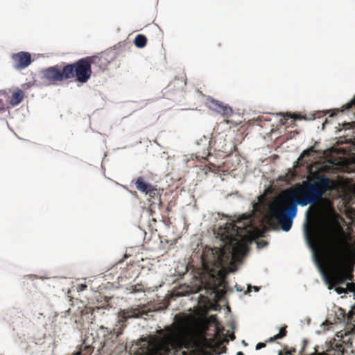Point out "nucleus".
I'll use <instances>...</instances> for the list:
<instances>
[{"mask_svg":"<svg viewBox=\"0 0 355 355\" xmlns=\"http://www.w3.org/2000/svg\"><path fill=\"white\" fill-rule=\"evenodd\" d=\"M277 116H283V117H290V118H292L293 114L289 113V112H286V113L279 112V113H277Z\"/></svg>","mask_w":355,"mask_h":355,"instance_id":"obj_24","label":"nucleus"},{"mask_svg":"<svg viewBox=\"0 0 355 355\" xmlns=\"http://www.w3.org/2000/svg\"><path fill=\"white\" fill-rule=\"evenodd\" d=\"M92 58L86 57L78 61L66 64V69L68 80L75 78L80 83H87L92 75Z\"/></svg>","mask_w":355,"mask_h":355,"instance_id":"obj_5","label":"nucleus"},{"mask_svg":"<svg viewBox=\"0 0 355 355\" xmlns=\"http://www.w3.org/2000/svg\"><path fill=\"white\" fill-rule=\"evenodd\" d=\"M146 44L147 38L143 34H138L134 40V44L135 45L136 47L139 49H142L145 47Z\"/></svg>","mask_w":355,"mask_h":355,"instance_id":"obj_17","label":"nucleus"},{"mask_svg":"<svg viewBox=\"0 0 355 355\" xmlns=\"http://www.w3.org/2000/svg\"><path fill=\"white\" fill-rule=\"evenodd\" d=\"M114 334L116 335V338H118L123 333V329L121 327L114 328L113 329Z\"/></svg>","mask_w":355,"mask_h":355,"instance_id":"obj_22","label":"nucleus"},{"mask_svg":"<svg viewBox=\"0 0 355 355\" xmlns=\"http://www.w3.org/2000/svg\"><path fill=\"white\" fill-rule=\"evenodd\" d=\"M297 193L296 191L295 192V191H293L292 190H289V191L288 193V196L289 198L293 199V201L291 202H295L296 200H300V198H298L297 197Z\"/></svg>","mask_w":355,"mask_h":355,"instance_id":"obj_21","label":"nucleus"},{"mask_svg":"<svg viewBox=\"0 0 355 355\" xmlns=\"http://www.w3.org/2000/svg\"><path fill=\"white\" fill-rule=\"evenodd\" d=\"M355 107V96L346 105L342 107V112H345Z\"/></svg>","mask_w":355,"mask_h":355,"instance_id":"obj_19","label":"nucleus"},{"mask_svg":"<svg viewBox=\"0 0 355 355\" xmlns=\"http://www.w3.org/2000/svg\"><path fill=\"white\" fill-rule=\"evenodd\" d=\"M286 327H287V326L285 325L284 327L280 328L279 332L278 334H277L276 335H275L274 336L269 338L266 340V342L272 343L277 340L282 339L283 338H284L287 334V331L286 330Z\"/></svg>","mask_w":355,"mask_h":355,"instance_id":"obj_18","label":"nucleus"},{"mask_svg":"<svg viewBox=\"0 0 355 355\" xmlns=\"http://www.w3.org/2000/svg\"><path fill=\"white\" fill-rule=\"evenodd\" d=\"M216 215H217V217L220 218V219H223V218L229 219L230 218L229 216L225 215V214H221L220 213H217Z\"/></svg>","mask_w":355,"mask_h":355,"instance_id":"obj_29","label":"nucleus"},{"mask_svg":"<svg viewBox=\"0 0 355 355\" xmlns=\"http://www.w3.org/2000/svg\"><path fill=\"white\" fill-rule=\"evenodd\" d=\"M319 144L318 141H315L314 145L312 146H310L309 148H306V150H304L302 153H301V157H309L311 154L313 155H320L322 154V150H315V147L318 146Z\"/></svg>","mask_w":355,"mask_h":355,"instance_id":"obj_16","label":"nucleus"},{"mask_svg":"<svg viewBox=\"0 0 355 355\" xmlns=\"http://www.w3.org/2000/svg\"><path fill=\"white\" fill-rule=\"evenodd\" d=\"M202 263L208 276V284L213 287L223 285L226 277L238 270V267L232 263L227 250L218 248L209 250L202 259Z\"/></svg>","mask_w":355,"mask_h":355,"instance_id":"obj_1","label":"nucleus"},{"mask_svg":"<svg viewBox=\"0 0 355 355\" xmlns=\"http://www.w3.org/2000/svg\"><path fill=\"white\" fill-rule=\"evenodd\" d=\"M217 226L218 229L215 230V234L227 245L229 253L239 252L248 241L250 231L237 226L232 220H228L224 223H220Z\"/></svg>","mask_w":355,"mask_h":355,"instance_id":"obj_2","label":"nucleus"},{"mask_svg":"<svg viewBox=\"0 0 355 355\" xmlns=\"http://www.w3.org/2000/svg\"><path fill=\"white\" fill-rule=\"evenodd\" d=\"M86 288H87V285L86 284H81L80 286V289L81 291H83Z\"/></svg>","mask_w":355,"mask_h":355,"instance_id":"obj_30","label":"nucleus"},{"mask_svg":"<svg viewBox=\"0 0 355 355\" xmlns=\"http://www.w3.org/2000/svg\"><path fill=\"white\" fill-rule=\"evenodd\" d=\"M42 78L50 83L62 82L68 80L66 65L64 64L62 69H58L56 66L49 67L42 69Z\"/></svg>","mask_w":355,"mask_h":355,"instance_id":"obj_8","label":"nucleus"},{"mask_svg":"<svg viewBox=\"0 0 355 355\" xmlns=\"http://www.w3.org/2000/svg\"><path fill=\"white\" fill-rule=\"evenodd\" d=\"M320 327H321V329H322L317 330V331H315V334H322L324 331H325V324H323V323H322V324L320 325Z\"/></svg>","mask_w":355,"mask_h":355,"instance_id":"obj_27","label":"nucleus"},{"mask_svg":"<svg viewBox=\"0 0 355 355\" xmlns=\"http://www.w3.org/2000/svg\"><path fill=\"white\" fill-rule=\"evenodd\" d=\"M291 352H295V349H293Z\"/></svg>","mask_w":355,"mask_h":355,"instance_id":"obj_35","label":"nucleus"},{"mask_svg":"<svg viewBox=\"0 0 355 355\" xmlns=\"http://www.w3.org/2000/svg\"><path fill=\"white\" fill-rule=\"evenodd\" d=\"M267 244H268V242H267V241H262L258 242V243H257V247H258L259 248H263V247L266 246V245H267Z\"/></svg>","mask_w":355,"mask_h":355,"instance_id":"obj_26","label":"nucleus"},{"mask_svg":"<svg viewBox=\"0 0 355 355\" xmlns=\"http://www.w3.org/2000/svg\"><path fill=\"white\" fill-rule=\"evenodd\" d=\"M135 187L137 190L146 195H155V191H157V189L151 184L145 182L143 177H139L137 178L135 181Z\"/></svg>","mask_w":355,"mask_h":355,"instance_id":"obj_11","label":"nucleus"},{"mask_svg":"<svg viewBox=\"0 0 355 355\" xmlns=\"http://www.w3.org/2000/svg\"><path fill=\"white\" fill-rule=\"evenodd\" d=\"M291 354V353L286 352L284 355ZM278 355H284L281 351H279Z\"/></svg>","mask_w":355,"mask_h":355,"instance_id":"obj_32","label":"nucleus"},{"mask_svg":"<svg viewBox=\"0 0 355 355\" xmlns=\"http://www.w3.org/2000/svg\"><path fill=\"white\" fill-rule=\"evenodd\" d=\"M266 346V343H261V342H259L258 343L257 345H256V349L257 350H259L262 348H264Z\"/></svg>","mask_w":355,"mask_h":355,"instance_id":"obj_25","label":"nucleus"},{"mask_svg":"<svg viewBox=\"0 0 355 355\" xmlns=\"http://www.w3.org/2000/svg\"><path fill=\"white\" fill-rule=\"evenodd\" d=\"M236 355H245V354H244V353H243V352H238L236 353Z\"/></svg>","mask_w":355,"mask_h":355,"instance_id":"obj_33","label":"nucleus"},{"mask_svg":"<svg viewBox=\"0 0 355 355\" xmlns=\"http://www.w3.org/2000/svg\"><path fill=\"white\" fill-rule=\"evenodd\" d=\"M334 291L337 294H347L349 293H355V284H348L341 286H334Z\"/></svg>","mask_w":355,"mask_h":355,"instance_id":"obj_14","label":"nucleus"},{"mask_svg":"<svg viewBox=\"0 0 355 355\" xmlns=\"http://www.w3.org/2000/svg\"><path fill=\"white\" fill-rule=\"evenodd\" d=\"M197 145H202L203 146H207L210 144L209 138L205 135H203L201 138L196 141Z\"/></svg>","mask_w":355,"mask_h":355,"instance_id":"obj_20","label":"nucleus"},{"mask_svg":"<svg viewBox=\"0 0 355 355\" xmlns=\"http://www.w3.org/2000/svg\"><path fill=\"white\" fill-rule=\"evenodd\" d=\"M207 104L211 110H213L214 111L223 116H230L233 112L230 106L228 105H224L223 103L214 98L209 99Z\"/></svg>","mask_w":355,"mask_h":355,"instance_id":"obj_10","label":"nucleus"},{"mask_svg":"<svg viewBox=\"0 0 355 355\" xmlns=\"http://www.w3.org/2000/svg\"><path fill=\"white\" fill-rule=\"evenodd\" d=\"M24 97V92L21 89H18L12 94L10 104L12 106L19 105L23 101Z\"/></svg>","mask_w":355,"mask_h":355,"instance_id":"obj_15","label":"nucleus"},{"mask_svg":"<svg viewBox=\"0 0 355 355\" xmlns=\"http://www.w3.org/2000/svg\"><path fill=\"white\" fill-rule=\"evenodd\" d=\"M346 349L343 346V344L335 343L331 344L324 352L320 353L315 350V352L311 354V355H344Z\"/></svg>","mask_w":355,"mask_h":355,"instance_id":"obj_12","label":"nucleus"},{"mask_svg":"<svg viewBox=\"0 0 355 355\" xmlns=\"http://www.w3.org/2000/svg\"><path fill=\"white\" fill-rule=\"evenodd\" d=\"M13 67L16 69H24L32 62L31 54L29 52L19 51L11 55Z\"/></svg>","mask_w":355,"mask_h":355,"instance_id":"obj_9","label":"nucleus"},{"mask_svg":"<svg viewBox=\"0 0 355 355\" xmlns=\"http://www.w3.org/2000/svg\"><path fill=\"white\" fill-rule=\"evenodd\" d=\"M309 210H310V207L305 212V222L303 225V233H304V239H305L307 246L313 252V256H312L313 261L314 262L316 268H318V271L320 272V275H322V277L324 282L327 284H329V279L326 275V273H325L322 266H321L317 256L315 254V247L314 244L313 243L311 236H310L309 230V227H308V225H307V220L309 217Z\"/></svg>","mask_w":355,"mask_h":355,"instance_id":"obj_6","label":"nucleus"},{"mask_svg":"<svg viewBox=\"0 0 355 355\" xmlns=\"http://www.w3.org/2000/svg\"><path fill=\"white\" fill-rule=\"evenodd\" d=\"M297 205L295 202H289L287 199L282 200V205L279 206L275 213V216L279 228L284 232L291 230L293 220L297 214Z\"/></svg>","mask_w":355,"mask_h":355,"instance_id":"obj_4","label":"nucleus"},{"mask_svg":"<svg viewBox=\"0 0 355 355\" xmlns=\"http://www.w3.org/2000/svg\"><path fill=\"white\" fill-rule=\"evenodd\" d=\"M331 180L327 175H318L304 187L296 189L300 200L295 202L300 207L314 205L331 189Z\"/></svg>","mask_w":355,"mask_h":355,"instance_id":"obj_3","label":"nucleus"},{"mask_svg":"<svg viewBox=\"0 0 355 355\" xmlns=\"http://www.w3.org/2000/svg\"><path fill=\"white\" fill-rule=\"evenodd\" d=\"M309 323H310V319H309V318H308V319L306 320V324L309 325Z\"/></svg>","mask_w":355,"mask_h":355,"instance_id":"obj_34","label":"nucleus"},{"mask_svg":"<svg viewBox=\"0 0 355 355\" xmlns=\"http://www.w3.org/2000/svg\"><path fill=\"white\" fill-rule=\"evenodd\" d=\"M141 355H161L162 346L155 338L142 337L137 343Z\"/></svg>","mask_w":355,"mask_h":355,"instance_id":"obj_7","label":"nucleus"},{"mask_svg":"<svg viewBox=\"0 0 355 355\" xmlns=\"http://www.w3.org/2000/svg\"><path fill=\"white\" fill-rule=\"evenodd\" d=\"M351 280L352 279L350 275L342 270L337 271L334 274L332 279L334 286H341L348 284H353L352 282H348V281Z\"/></svg>","mask_w":355,"mask_h":355,"instance_id":"obj_13","label":"nucleus"},{"mask_svg":"<svg viewBox=\"0 0 355 355\" xmlns=\"http://www.w3.org/2000/svg\"><path fill=\"white\" fill-rule=\"evenodd\" d=\"M5 110V105H4V103H3V101L0 98V112H3Z\"/></svg>","mask_w":355,"mask_h":355,"instance_id":"obj_28","label":"nucleus"},{"mask_svg":"<svg viewBox=\"0 0 355 355\" xmlns=\"http://www.w3.org/2000/svg\"><path fill=\"white\" fill-rule=\"evenodd\" d=\"M252 288H253L255 292H258L259 291V287L256 286H252L251 285H248V291L245 292V294L249 293Z\"/></svg>","mask_w":355,"mask_h":355,"instance_id":"obj_23","label":"nucleus"},{"mask_svg":"<svg viewBox=\"0 0 355 355\" xmlns=\"http://www.w3.org/2000/svg\"><path fill=\"white\" fill-rule=\"evenodd\" d=\"M236 289L237 291H243V288L240 286H239L238 285H236Z\"/></svg>","mask_w":355,"mask_h":355,"instance_id":"obj_31","label":"nucleus"}]
</instances>
